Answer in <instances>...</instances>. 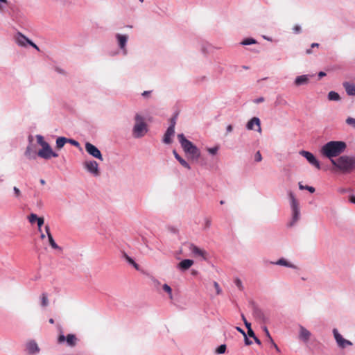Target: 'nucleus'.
Listing matches in <instances>:
<instances>
[{"instance_id":"5","label":"nucleus","mask_w":355,"mask_h":355,"mask_svg":"<svg viewBox=\"0 0 355 355\" xmlns=\"http://www.w3.org/2000/svg\"><path fill=\"white\" fill-rule=\"evenodd\" d=\"M331 164L343 173H350L355 168V157L343 155L337 159H331Z\"/></svg>"},{"instance_id":"27","label":"nucleus","mask_w":355,"mask_h":355,"mask_svg":"<svg viewBox=\"0 0 355 355\" xmlns=\"http://www.w3.org/2000/svg\"><path fill=\"white\" fill-rule=\"evenodd\" d=\"M328 99L329 101H339L340 100V96L339 94L334 91H331L329 92L328 94Z\"/></svg>"},{"instance_id":"58","label":"nucleus","mask_w":355,"mask_h":355,"mask_svg":"<svg viewBox=\"0 0 355 355\" xmlns=\"http://www.w3.org/2000/svg\"><path fill=\"white\" fill-rule=\"evenodd\" d=\"M236 329L239 332L241 333L244 336H245V333L241 328L237 327Z\"/></svg>"},{"instance_id":"55","label":"nucleus","mask_w":355,"mask_h":355,"mask_svg":"<svg viewBox=\"0 0 355 355\" xmlns=\"http://www.w3.org/2000/svg\"><path fill=\"white\" fill-rule=\"evenodd\" d=\"M55 71L58 73H60V74H63L64 73V69L60 68V67H55Z\"/></svg>"},{"instance_id":"48","label":"nucleus","mask_w":355,"mask_h":355,"mask_svg":"<svg viewBox=\"0 0 355 355\" xmlns=\"http://www.w3.org/2000/svg\"><path fill=\"white\" fill-rule=\"evenodd\" d=\"M67 143H69L76 147H78L80 146L79 143L77 141L71 139H67Z\"/></svg>"},{"instance_id":"14","label":"nucleus","mask_w":355,"mask_h":355,"mask_svg":"<svg viewBox=\"0 0 355 355\" xmlns=\"http://www.w3.org/2000/svg\"><path fill=\"white\" fill-rule=\"evenodd\" d=\"M333 334L334 338L338 345L341 348H345L347 346H352V343L347 339H345L341 334H339L336 329H334Z\"/></svg>"},{"instance_id":"59","label":"nucleus","mask_w":355,"mask_h":355,"mask_svg":"<svg viewBox=\"0 0 355 355\" xmlns=\"http://www.w3.org/2000/svg\"><path fill=\"white\" fill-rule=\"evenodd\" d=\"M171 233L176 234L178 232V230L175 227H171L169 229Z\"/></svg>"},{"instance_id":"21","label":"nucleus","mask_w":355,"mask_h":355,"mask_svg":"<svg viewBox=\"0 0 355 355\" xmlns=\"http://www.w3.org/2000/svg\"><path fill=\"white\" fill-rule=\"evenodd\" d=\"M37 152L35 149L31 145L27 146L26 150L25 151V155L29 159H35L37 157Z\"/></svg>"},{"instance_id":"28","label":"nucleus","mask_w":355,"mask_h":355,"mask_svg":"<svg viewBox=\"0 0 355 355\" xmlns=\"http://www.w3.org/2000/svg\"><path fill=\"white\" fill-rule=\"evenodd\" d=\"M257 40L253 38H246L241 42V44L243 46H247L257 44Z\"/></svg>"},{"instance_id":"11","label":"nucleus","mask_w":355,"mask_h":355,"mask_svg":"<svg viewBox=\"0 0 355 355\" xmlns=\"http://www.w3.org/2000/svg\"><path fill=\"white\" fill-rule=\"evenodd\" d=\"M78 339L74 334H68L66 337L63 334H60L58 338V343L61 344L64 341L69 347H73L76 345Z\"/></svg>"},{"instance_id":"38","label":"nucleus","mask_w":355,"mask_h":355,"mask_svg":"<svg viewBox=\"0 0 355 355\" xmlns=\"http://www.w3.org/2000/svg\"><path fill=\"white\" fill-rule=\"evenodd\" d=\"M225 350H226V345H221L216 349V353L223 354V353H225Z\"/></svg>"},{"instance_id":"46","label":"nucleus","mask_w":355,"mask_h":355,"mask_svg":"<svg viewBox=\"0 0 355 355\" xmlns=\"http://www.w3.org/2000/svg\"><path fill=\"white\" fill-rule=\"evenodd\" d=\"M268 341L271 343V345L273 346V347L276 349L277 352H280V349L277 345V344L274 342L272 338L268 339Z\"/></svg>"},{"instance_id":"31","label":"nucleus","mask_w":355,"mask_h":355,"mask_svg":"<svg viewBox=\"0 0 355 355\" xmlns=\"http://www.w3.org/2000/svg\"><path fill=\"white\" fill-rule=\"evenodd\" d=\"M299 189L300 190H307L310 193H314L315 192V188L311 186H304L302 183H299Z\"/></svg>"},{"instance_id":"17","label":"nucleus","mask_w":355,"mask_h":355,"mask_svg":"<svg viewBox=\"0 0 355 355\" xmlns=\"http://www.w3.org/2000/svg\"><path fill=\"white\" fill-rule=\"evenodd\" d=\"M313 76V75L311 74L298 76L295 78L294 80V84L297 87L307 85L309 83L310 78Z\"/></svg>"},{"instance_id":"15","label":"nucleus","mask_w":355,"mask_h":355,"mask_svg":"<svg viewBox=\"0 0 355 355\" xmlns=\"http://www.w3.org/2000/svg\"><path fill=\"white\" fill-rule=\"evenodd\" d=\"M175 121H173L171 122V124L168 126L167 128L164 137H163V142L166 144H170L172 142V137L175 134Z\"/></svg>"},{"instance_id":"16","label":"nucleus","mask_w":355,"mask_h":355,"mask_svg":"<svg viewBox=\"0 0 355 355\" xmlns=\"http://www.w3.org/2000/svg\"><path fill=\"white\" fill-rule=\"evenodd\" d=\"M190 250L194 257H200L204 260L207 259V252L196 245H190Z\"/></svg>"},{"instance_id":"35","label":"nucleus","mask_w":355,"mask_h":355,"mask_svg":"<svg viewBox=\"0 0 355 355\" xmlns=\"http://www.w3.org/2000/svg\"><path fill=\"white\" fill-rule=\"evenodd\" d=\"M38 218V216H37V214H31L28 217V221L33 224L35 222L37 221Z\"/></svg>"},{"instance_id":"41","label":"nucleus","mask_w":355,"mask_h":355,"mask_svg":"<svg viewBox=\"0 0 355 355\" xmlns=\"http://www.w3.org/2000/svg\"><path fill=\"white\" fill-rule=\"evenodd\" d=\"M214 286L216 289V293L217 295H220L221 293H222V290L219 286V284H218V282H214Z\"/></svg>"},{"instance_id":"1","label":"nucleus","mask_w":355,"mask_h":355,"mask_svg":"<svg viewBox=\"0 0 355 355\" xmlns=\"http://www.w3.org/2000/svg\"><path fill=\"white\" fill-rule=\"evenodd\" d=\"M346 148V143L343 141H331L321 148L320 153L331 162V159L343 153Z\"/></svg>"},{"instance_id":"23","label":"nucleus","mask_w":355,"mask_h":355,"mask_svg":"<svg viewBox=\"0 0 355 355\" xmlns=\"http://www.w3.org/2000/svg\"><path fill=\"white\" fill-rule=\"evenodd\" d=\"M193 261L191 259H184L178 263V267L182 270H188L192 265Z\"/></svg>"},{"instance_id":"47","label":"nucleus","mask_w":355,"mask_h":355,"mask_svg":"<svg viewBox=\"0 0 355 355\" xmlns=\"http://www.w3.org/2000/svg\"><path fill=\"white\" fill-rule=\"evenodd\" d=\"M254 159L256 162H261L262 160V156L259 151H257L254 155Z\"/></svg>"},{"instance_id":"10","label":"nucleus","mask_w":355,"mask_h":355,"mask_svg":"<svg viewBox=\"0 0 355 355\" xmlns=\"http://www.w3.org/2000/svg\"><path fill=\"white\" fill-rule=\"evenodd\" d=\"M85 147V150L89 155L101 161L103 160L102 153L96 146L89 142H86Z\"/></svg>"},{"instance_id":"29","label":"nucleus","mask_w":355,"mask_h":355,"mask_svg":"<svg viewBox=\"0 0 355 355\" xmlns=\"http://www.w3.org/2000/svg\"><path fill=\"white\" fill-rule=\"evenodd\" d=\"M219 146H215L214 147H211V148H207V151L208 152V153L211 155H217L218 150H219Z\"/></svg>"},{"instance_id":"18","label":"nucleus","mask_w":355,"mask_h":355,"mask_svg":"<svg viewBox=\"0 0 355 355\" xmlns=\"http://www.w3.org/2000/svg\"><path fill=\"white\" fill-rule=\"evenodd\" d=\"M26 350L28 354L31 355H35L40 352V347L37 343L34 340L28 341L26 345Z\"/></svg>"},{"instance_id":"63","label":"nucleus","mask_w":355,"mask_h":355,"mask_svg":"<svg viewBox=\"0 0 355 355\" xmlns=\"http://www.w3.org/2000/svg\"><path fill=\"white\" fill-rule=\"evenodd\" d=\"M318 46H319V44H318V43H313V44H311V47H312V48L318 47Z\"/></svg>"},{"instance_id":"52","label":"nucleus","mask_w":355,"mask_h":355,"mask_svg":"<svg viewBox=\"0 0 355 355\" xmlns=\"http://www.w3.org/2000/svg\"><path fill=\"white\" fill-rule=\"evenodd\" d=\"M263 101H264V98H263V97H259V98L254 100V103H257V104L262 103Z\"/></svg>"},{"instance_id":"36","label":"nucleus","mask_w":355,"mask_h":355,"mask_svg":"<svg viewBox=\"0 0 355 355\" xmlns=\"http://www.w3.org/2000/svg\"><path fill=\"white\" fill-rule=\"evenodd\" d=\"M203 225H204V229H205V230L209 229L211 227V219H209L208 218H205L204 219Z\"/></svg>"},{"instance_id":"37","label":"nucleus","mask_w":355,"mask_h":355,"mask_svg":"<svg viewBox=\"0 0 355 355\" xmlns=\"http://www.w3.org/2000/svg\"><path fill=\"white\" fill-rule=\"evenodd\" d=\"M46 233H47V236H48V240H49V244H51V245L55 244V241L53 239V236H51V234H50V232L49 231V227L47 226L46 227Z\"/></svg>"},{"instance_id":"22","label":"nucleus","mask_w":355,"mask_h":355,"mask_svg":"<svg viewBox=\"0 0 355 355\" xmlns=\"http://www.w3.org/2000/svg\"><path fill=\"white\" fill-rule=\"evenodd\" d=\"M343 87L349 96H355V85L348 82L343 83Z\"/></svg>"},{"instance_id":"3","label":"nucleus","mask_w":355,"mask_h":355,"mask_svg":"<svg viewBox=\"0 0 355 355\" xmlns=\"http://www.w3.org/2000/svg\"><path fill=\"white\" fill-rule=\"evenodd\" d=\"M289 205L291 208V218L287 226L293 227L297 225L301 218L300 201L291 191L288 192Z\"/></svg>"},{"instance_id":"7","label":"nucleus","mask_w":355,"mask_h":355,"mask_svg":"<svg viewBox=\"0 0 355 355\" xmlns=\"http://www.w3.org/2000/svg\"><path fill=\"white\" fill-rule=\"evenodd\" d=\"M14 40H15V42L19 46L25 48V47H27L28 45H30L32 47H33L34 49H35L37 51H40L39 47L33 42H32L31 40L27 38L24 35H23L20 32H17L14 35Z\"/></svg>"},{"instance_id":"51","label":"nucleus","mask_w":355,"mask_h":355,"mask_svg":"<svg viewBox=\"0 0 355 355\" xmlns=\"http://www.w3.org/2000/svg\"><path fill=\"white\" fill-rule=\"evenodd\" d=\"M248 334L251 338H254L255 336V334L251 328H249V329H248Z\"/></svg>"},{"instance_id":"62","label":"nucleus","mask_w":355,"mask_h":355,"mask_svg":"<svg viewBox=\"0 0 355 355\" xmlns=\"http://www.w3.org/2000/svg\"><path fill=\"white\" fill-rule=\"evenodd\" d=\"M245 327H247L248 329H249V328H251V324L250 322H248L247 320H245V322H244Z\"/></svg>"},{"instance_id":"25","label":"nucleus","mask_w":355,"mask_h":355,"mask_svg":"<svg viewBox=\"0 0 355 355\" xmlns=\"http://www.w3.org/2000/svg\"><path fill=\"white\" fill-rule=\"evenodd\" d=\"M66 143H67V138L64 137H60L57 138V139H56V141H55L56 147L58 149H60L64 146V144Z\"/></svg>"},{"instance_id":"60","label":"nucleus","mask_w":355,"mask_h":355,"mask_svg":"<svg viewBox=\"0 0 355 355\" xmlns=\"http://www.w3.org/2000/svg\"><path fill=\"white\" fill-rule=\"evenodd\" d=\"M253 338H254V341L256 342V343H257L258 345L261 344V340L256 336Z\"/></svg>"},{"instance_id":"12","label":"nucleus","mask_w":355,"mask_h":355,"mask_svg":"<svg viewBox=\"0 0 355 355\" xmlns=\"http://www.w3.org/2000/svg\"><path fill=\"white\" fill-rule=\"evenodd\" d=\"M246 129L248 130H254L261 134L262 132L261 127V121L258 117H252L246 123Z\"/></svg>"},{"instance_id":"61","label":"nucleus","mask_w":355,"mask_h":355,"mask_svg":"<svg viewBox=\"0 0 355 355\" xmlns=\"http://www.w3.org/2000/svg\"><path fill=\"white\" fill-rule=\"evenodd\" d=\"M325 76H326V73L324 72H323V71H320V72L318 73V77L320 78H322V77H324Z\"/></svg>"},{"instance_id":"54","label":"nucleus","mask_w":355,"mask_h":355,"mask_svg":"<svg viewBox=\"0 0 355 355\" xmlns=\"http://www.w3.org/2000/svg\"><path fill=\"white\" fill-rule=\"evenodd\" d=\"M233 130V126L232 125H228L226 128L227 133H230Z\"/></svg>"},{"instance_id":"33","label":"nucleus","mask_w":355,"mask_h":355,"mask_svg":"<svg viewBox=\"0 0 355 355\" xmlns=\"http://www.w3.org/2000/svg\"><path fill=\"white\" fill-rule=\"evenodd\" d=\"M178 162H180V164L184 168H186L188 170H190L191 169V166L190 164L185 160L182 157L181 158V159H179Z\"/></svg>"},{"instance_id":"56","label":"nucleus","mask_w":355,"mask_h":355,"mask_svg":"<svg viewBox=\"0 0 355 355\" xmlns=\"http://www.w3.org/2000/svg\"><path fill=\"white\" fill-rule=\"evenodd\" d=\"M349 200L350 202L355 204V196H353V195L350 196L349 198Z\"/></svg>"},{"instance_id":"6","label":"nucleus","mask_w":355,"mask_h":355,"mask_svg":"<svg viewBox=\"0 0 355 355\" xmlns=\"http://www.w3.org/2000/svg\"><path fill=\"white\" fill-rule=\"evenodd\" d=\"M116 44L119 48L118 53L126 56L128 53V42L129 36L127 34L116 33L115 34Z\"/></svg>"},{"instance_id":"32","label":"nucleus","mask_w":355,"mask_h":355,"mask_svg":"<svg viewBox=\"0 0 355 355\" xmlns=\"http://www.w3.org/2000/svg\"><path fill=\"white\" fill-rule=\"evenodd\" d=\"M8 4V0H0V12H3Z\"/></svg>"},{"instance_id":"19","label":"nucleus","mask_w":355,"mask_h":355,"mask_svg":"<svg viewBox=\"0 0 355 355\" xmlns=\"http://www.w3.org/2000/svg\"><path fill=\"white\" fill-rule=\"evenodd\" d=\"M253 316L259 322H266V320H267L266 317L265 316V315L263 313V311L261 309H258V308H254V310H253Z\"/></svg>"},{"instance_id":"43","label":"nucleus","mask_w":355,"mask_h":355,"mask_svg":"<svg viewBox=\"0 0 355 355\" xmlns=\"http://www.w3.org/2000/svg\"><path fill=\"white\" fill-rule=\"evenodd\" d=\"M152 91H144L141 93L142 97L144 98H150L151 97Z\"/></svg>"},{"instance_id":"49","label":"nucleus","mask_w":355,"mask_h":355,"mask_svg":"<svg viewBox=\"0 0 355 355\" xmlns=\"http://www.w3.org/2000/svg\"><path fill=\"white\" fill-rule=\"evenodd\" d=\"M293 31L295 33H300L301 32V26L300 25H295L293 28Z\"/></svg>"},{"instance_id":"39","label":"nucleus","mask_w":355,"mask_h":355,"mask_svg":"<svg viewBox=\"0 0 355 355\" xmlns=\"http://www.w3.org/2000/svg\"><path fill=\"white\" fill-rule=\"evenodd\" d=\"M48 298L47 295L45 293H43L42 295V305L43 306H46L48 305Z\"/></svg>"},{"instance_id":"2","label":"nucleus","mask_w":355,"mask_h":355,"mask_svg":"<svg viewBox=\"0 0 355 355\" xmlns=\"http://www.w3.org/2000/svg\"><path fill=\"white\" fill-rule=\"evenodd\" d=\"M133 121L132 136L135 139L144 137L148 132V125L145 115L141 112H137L134 115Z\"/></svg>"},{"instance_id":"24","label":"nucleus","mask_w":355,"mask_h":355,"mask_svg":"<svg viewBox=\"0 0 355 355\" xmlns=\"http://www.w3.org/2000/svg\"><path fill=\"white\" fill-rule=\"evenodd\" d=\"M123 257L130 264L132 265L136 270L139 269V265L131 258L126 252H122Z\"/></svg>"},{"instance_id":"30","label":"nucleus","mask_w":355,"mask_h":355,"mask_svg":"<svg viewBox=\"0 0 355 355\" xmlns=\"http://www.w3.org/2000/svg\"><path fill=\"white\" fill-rule=\"evenodd\" d=\"M36 139H37V144L39 145H40L42 147L46 146L49 144L46 141H44V137L40 135H36Z\"/></svg>"},{"instance_id":"4","label":"nucleus","mask_w":355,"mask_h":355,"mask_svg":"<svg viewBox=\"0 0 355 355\" xmlns=\"http://www.w3.org/2000/svg\"><path fill=\"white\" fill-rule=\"evenodd\" d=\"M178 139L183 151L189 157L190 159L197 160L200 158L201 155L200 150L195 144L188 140L184 134H178Z\"/></svg>"},{"instance_id":"64","label":"nucleus","mask_w":355,"mask_h":355,"mask_svg":"<svg viewBox=\"0 0 355 355\" xmlns=\"http://www.w3.org/2000/svg\"><path fill=\"white\" fill-rule=\"evenodd\" d=\"M53 248L54 249H58V250H60V248L59 247V245H51Z\"/></svg>"},{"instance_id":"20","label":"nucleus","mask_w":355,"mask_h":355,"mask_svg":"<svg viewBox=\"0 0 355 355\" xmlns=\"http://www.w3.org/2000/svg\"><path fill=\"white\" fill-rule=\"evenodd\" d=\"M311 337V332L302 326L300 327L299 338L304 342H307Z\"/></svg>"},{"instance_id":"42","label":"nucleus","mask_w":355,"mask_h":355,"mask_svg":"<svg viewBox=\"0 0 355 355\" xmlns=\"http://www.w3.org/2000/svg\"><path fill=\"white\" fill-rule=\"evenodd\" d=\"M13 191L15 193V196L17 198H19L21 196V191L19 190V188H17V187H13Z\"/></svg>"},{"instance_id":"8","label":"nucleus","mask_w":355,"mask_h":355,"mask_svg":"<svg viewBox=\"0 0 355 355\" xmlns=\"http://www.w3.org/2000/svg\"><path fill=\"white\" fill-rule=\"evenodd\" d=\"M84 168L94 177L100 175L98 164L95 160H86L83 163Z\"/></svg>"},{"instance_id":"34","label":"nucleus","mask_w":355,"mask_h":355,"mask_svg":"<svg viewBox=\"0 0 355 355\" xmlns=\"http://www.w3.org/2000/svg\"><path fill=\"white\" fill-rule=\"evenodd\" d=\"M163 290L169 294V297L172 299V289L168 284H164L163 285Z\"/></svg>"},{"instance_id":"44","label":"nucleus","mask_w":355,"mask_h":355,"mask_svg":"<svg viewBox=\"0 0 355 355\" xmlns=\"http://www.w3.org/2000/svg\"><path fill=\"white\" fill-rule=\"evenodd\" d=\"M234 283L239 290L242 291L243 289L241 279H239V278L235 279Z\"/></svg>"},{"instance_id":"57","label":"nucleus","mask_w":355,"mask_h":355,"mask_svg":"<svg viewBox=\"0 0 355 355\" xmlns=\"http://www.w3.org/2000/svg\"><path fill=\"white\" fill-rule=\"evenodd\" d=\"M245 337V345H250L252 344V341L250 340H249L247 336H244Z\"/></svg>"},{"instance_id":"13","label":"nucleus","mask_w":355,"mask_h":355,"mask_svg":"<svg viewBox=\"0 0 355 355\" xmlns=\"http://www.w3.org/2000/svg\"><path fill=\"white\" fill-rule=\"evenodd\" d=\"M300 154L305 157L310 164L315 166L318 169H320V162L317 159L313 153L306 150H301Z\"/></svg>"},{"instance_id":"9","label":"nucleus","mask_w":355,"mask_h":355,"mask_svg":"<svg viewBox=\"0 0 355 355\" xmlns=\"http://www.w3.org/2000/svg\"><path fill=\"white\" fill-rule=\"evenodd\" d=\"M37 155L43 159H49L51 157H57L58 154L54 152L51 146L48 144L39 150Z\"/></svg>"},{"instance_id":"40","label":"nucleus","mask_w":355,"mask_h":355,"mask_svg":"<svg viewBox=\"0 0 355 355\" xmlns=\"http://www.w3.org/2000/svg\"><path fill=\"white\" fill-rule=\"evenodd\" d=\"M346 123L353 126L355 128V119L352 117H348L346 119Z\"/></svg>"},{"instance_id":"53","label":"nucleus","mask_w":355,"mask_h":355,"mask_svg":"<svg viewBox=\"0 0 355 355\" xmlns=\"http://www.w3.org/2000/svg\"><path fill=\"white\" fill-rule=\"evenodd\" d=\"M173 154L175 157V158L178 161L179 159H181V157L179 155V154L176 152V150L173 151Z\"/></svg>"},{"instance_id":"45","label":"nucleus","mask_w":355,"mask_h":355,"mask_svg":"<svg viewBox=\"0 0 355 355\" xmlns=\"http://www.w3.org/2000/svg\"><path fill=\"white\" fill-rule=\"evenodd\" d=\"M37 226H38V228H39V230H41V227L42 226L44 225V220L43 218L42 217H38L37 220Z\"/></svg>"},{"instance_id":"50","label":"nucleus","mask_w":355,"mask_h":355,"mask_svg":"<svg viewBox=\"0 0 355 355\" xmlns=\"http://www.w3.org/2000/svg\"><path fill=\"white\" fill-rule=\"evenodd\" d=\"M263 331H264V332H265V334H266V337L268 338V339H270V338H272V337H271V336H270V333H269V331H268V329H267V327H263Z\"/></svg>"},{"instance_id":"26","label":"nucleus","mask_w":355,"mask_h":355,"mask_svg":"<svg viewBox=\"0 0 355 355\" xmlns=\"http://www.w3.org/2000/svg\"><path fill=\"white\" fill-rule=\"evenodd\" d=\"M275 264L280 265V266H286V267H289V268H297V267L295 266L288 263L286 259H284L283 258L279 259L275 263Z\"/></svg>"}]
</instances>
